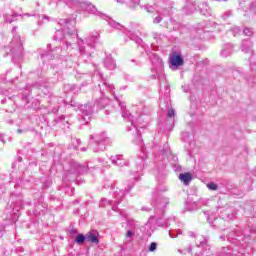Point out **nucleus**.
<instances>
[{"instance_id":"9d476101","label":"nucleus","mask_w":256,"mask_h":256,"mask_svg":"<svg viewBox=\"0 0 256 256\" xmlns=\"http://www.w3.org/2000/svg\"><path fill=\"white\" fill-rule=\"evenodd\" d=\"M154 23H161V17H156L154 19Z\"/></svg>"},{"instance_id":"9b49d317","label":"nucleus","mask_w":256,"mask_h":256,"mask_svg":"<svg viewBox=\"0 0 256 256\" xmlns=\"http://www.w3.org/2000/svg\"><path fill=\"white\" fill-rule=\"evenodd\" d=\"M145 9L148 13H153V10H149L147 7H145Z\"/></svg>"},{"instance_id":"1a4fd4ad","label":"nucleus","mask_w":256,"mask_h":256,"mask_svg":"<svg viewBox=\"0 0 256 256\" xmlns=\"http://www.w3.org/2000/svg\"><path fill=\"white\" fill-rule=\"evenodd\" d=\"M133 235H135V233H133V231L129 230L126 234V237H133Z\"/></svg>"},{"instance_id":"423d86ee","label":"nucleus","mask_w":256,"mask_h":256,"mask_svg":"<svg viewBox=\"0 0 256 256\" xmlns=\"http://www.w3.org/2000/svg\"><path fill=\"white\" fill-rule=\"evenodd\" d=\"M243 33L246 35V37H251V35H253V31L249 28L244 29Z\"/></svg>"},{"instance_id":"f8f14e48","label":"nucleus","mask_w":256,"mask_h":256,"mask_svg":"<svg viewBox=\"0 0 256 256\" xmlns=\"http://www.w3.org/2000/svg\"><path fill=\"white\" fill-rule=\"evenodd\" d=\"M234 29L239 33V31H240V30H239V28H238V27H236V28H234Z\"/></svg>"},{"instance_id":"f03ea898","label":"nucleus","mask_w":256,"mask_h":256,"mask_svg":"<svg viewBox=\"0 0 256 256\" xmlns=\"http://www.w3.org/2000/svg\"><path fill=\"white\" fill-rule=\"evenodd\" d=\"M86 241L97 245L99 243V234L97 232H88L86 234Z\"/></svg>"},{"instance_id":"20e7f679","label":"nucleus","mask_w":256,"mask_h":256,"mask_svg":"<svg viewBox=\"0 0 256 256\" xmlns=\"http://www.w3.org/2000/svg\"><path fill=\"white\" fill-rule=\"evenodd\" d=\"M85 241H87V236H85L83 234H79L76 237V243H78L79 245H81V243H84Z\"/></svg>"},{"instance_id":"39448f33","label":"nucleus","mask_w":256,"mask_h":256,"mask_svg":"<svg viewBox=\"0 0 256 256\" xmlns=\"http://www.w3.org/2000/svg\"><path fill=\"white\" fill-rule=\"evenodd\" d=\"M207 187L210 191H217V189H219V186H217L215 182L207 184Z\"/></svg>"},{"instance_id":"6e6552de","label":"nucleus","mask_w":256,"mask_h":256,"mask_svg":"<svg viewBox=\"0 0 256 256\" xmlns=\"http://www.w3.org/2000/svg\"><path fill=\"white\" fill-rule=\"evenodd\" d=\"M168 117L172 118V117H175V110L170 108L168 109Z\"/></svg>"},{"instance_id":"0eeeda50","label":"nucleus","mask_w":256,"mask_h":256,"mask_svg":"<svg viewBox=\"0 0 256 256\" xmlns=\"http://www.w3.org/2000/svg\"><path fill=\"white\" fill-rule=\"evenodd\" d=\"M157 250V243L152 242L149 248L150 252L156 251Z\"/></svg>"},{"instance_id":"7ed1b4c3","label":"nucleus","mask_w":256,"mask_h":256,"mask_svg":"<svg viewBox=\"0 0 256 256\" xmlns=\"http://www.w3.org/2000/svg\"><path fill=\"white\" fill-rule=\"evenodd\" d=\"M179 179L180 181H182V183H184V185H189L193 177L191 176L190 173H184L179 175Z\"/></svg>"},{"instance_id":"f257e3e1","label":"nucleus","mask_w":256,"mask_h":256,"mask_svg":"<svg viewBox=\"0 0 256 256\" xmlns=\"http://www.w3.org/2000/svg\"><path fill=\"white\" fill-rule=\"evenodd\" d=\"M183 63L184 60L181 54L173 53L170 57V69H172L173 71H177V69H179V67H181Z\"/></svg>"}]
</instances>
